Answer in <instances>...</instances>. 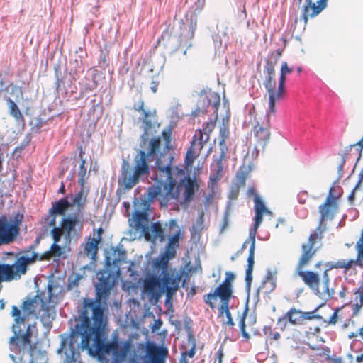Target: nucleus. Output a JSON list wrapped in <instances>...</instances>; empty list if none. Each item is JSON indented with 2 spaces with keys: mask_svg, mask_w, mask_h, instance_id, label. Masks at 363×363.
<instances>
[{
  "mask_svg": "<svg viewBox=\"0 0 363 363\" xmlns=\"http://www.w3.org/2000/svg\"><path fill=\"white\" fill-rule=\"evenodd\" d=\"M169 150L164 147L161 150V137L156 134L151 135L146 146L140 147L134 157L135 166L133 174L129 163L123 160L118 185L123 186L125 191L131 189L138 183L140 177L149 174V164L152 162H154L152 167L164 174L167 179H171L174 174V156L168 152Z\"/></svg>",
  "mask_w": 363,
  "mask_h": 363,
  "instance_id": "1",
  "label": "nucleus"
},
{
  "mask_svg": "<svg viewBox=\"0 0 363 363\" xmlns=\"http://www.w3.org/2000/svg\"><path fill=\"white\" fill-rule=\"evenodd\" d=\"M45 294H38L33 297H27L26 300L22 303L23 314L21 310L16 306H12L11 315L14 318V323L11 326L13 335L10 337L9 344L10 350L15 351L21 347L25 348L29 346V352L32 355L33 352L35 349V344L31 342L32 336L38 333L36 323L26 324L28 317L35 313L37 305L44 301Z\"/></svg>",
  "mask_w": 363,
  "mask_h": 363,
  "instance_id": "2",
  "label": "nucleus"
},
{
  "mask_svg": "<svg viewBox=\"0 0 363 363\" xmlns=\"http://www.w3.org/2000/svg\"><path fill=\"white\" fill-rule=\"evenodd\" d=\"M106 305L96 298H84L83 308L80 311V323L76 324L77 330L82 329L83 333L87 335H94L95 337L101 333L105 328L106 318L104 315Z\"/></svg>",
  "mask_w": 363,
  "mask_h": 363,
  "instance_id": "3",
  "label": "nucleus"
},
{
  "mask_svg": "<svg viewBox=\"0 0 363 363\" xmlns=\"http://www.w3.org/2000/svg\"><path fill=\"white\" fill-rule=\"evenodd\" d=\"M93 346L94 357L101 359L106 355L111 354L114 362L122 363L126 359L130 351L131 342L130 340H121L116 331L112 333L111 340L108 341L104 328L101 333L94 338Z\"/></svg>",
  "mask_w": 363,
  "mask_h": 363,
  "instance_id": "4",
  "label": "nucleus"
},
{
  "mask_svg": "<svg viewBox=\"0 0 363 363\" xmlns=\"http://www.w3.org/2000/svg\"><path fill=\"white\" fill-rule=\"evenodd\" d=\"M83 332L82 329L77 330V327L74 326L69 335L63 333L60 335L61 338L60 347L57 352L61 354L64 352L65 354V363H76V349L79 346L81 347L82 350H87L89 353L94 356L93 342H94L95 335H86ZM86 333H88L87 331ZM77 363H82V362L79 361Z\"/></svg>",
  "mask_w": 363,
  "mask_h": 363,
  "instance_id": "5",
  "label": "nucleus"
},
{
  "mask_svg": "<svg viewBox=\"0 0 363 363\" xmlns=\"http://www.w3.org/2000/svg\"><path fill=\"white\" fill-rule=\"evenodd\" d=\"M118 260V259H112L108 255H106L104 269L96 272L99 281L95 285V298L105 305H106L111 291L115 286L121 274L120 268H113L116 266Z\"/></svg>",
  "mask_w": 363,
  "mask_h": 363,
  "instance_id": "6",
  "label": "nucleus"
},
{
  "mask_svg": "<svg viewBox=\"0 0 363 363\" xmlns=\"http://www.w3.org/2000/svg\"><path fill=\"white\" fill-rule=\"evenodd\" d=\"M140 203L139 200L135 198L133 201L134 211L133 212V219L135 228L140 229L145 238L152 242L155 243L156 240L163 242L166 236L162 223L160 221L154 222L150 228L147 213L149 209H144L145 206H140Z\"/></svg>",
  "mask_w": 363,
  "mask_h": 363,
  "instance_id": "7",
  "label": "nucleus"
},
{
  "mask_svg": "<svg viewBox=\"0 0 363 363\" xmlns=\"http://www.w3.org/2000/svg\"><path fill=\"white\" fill-rule=\"evenodd\" d=\"M191 96L197 98L196 107L191 112L193 117L199 116L200 114L205 115L208 112V108H211L213 114L215 115V120L218 119L220 98L217 92L213 91L211 88L206 87L200 90H194Z\"/></svg>",
  "mask_w": 363,
  "mask_h": 363,
  "instance_id": "8",
  "label": "nucleus"
},
{
  "mask_svg": "<svg viewBox=\"0 0 363 363\" xmlns=\"http://www.w3.org/2000/svg\"><path fill=\"white\" fill-rule=\"evenodd\" d=\"M181 274L174 275V271L165 269L159 276L153 272H147L146 279L153 286L158 288L160 293L165 294L167 298H171L178 290L181 281Z\"/></svg>",
  "mask_w": 363,
  "mask_h": 363,
  "instance_id": "9",
  "label": "nucleus"
},
{
  "mask_svg": "<svg viewBox=\"0 0 363 363\" xmlns=\"http://www.w3.org/2000/svg\"><path fill=\"white\" fill-rule=\"evenodd\" d=\"M143 106L144 103L141 101L138 108H135L138 111H142L144 116L142 120L143 125L140 126L143 133L139 138V147H145L151 135L157 134L160 128V124L156 118V111H155L153 113H151L149 111L145 110Z\"/></svg>",
  "mask_w": 363,
  "mask_h": 363,
  "instance_id": "10",
  "label": "nucleus"
},
{
  "mask_svg": "<svg viewBox=\"0 0 363 363\" xmlns=\"http://www.w3.org/2000/svg\"><path fill=\"white\" fill-rule=\"evenodd\" d=\"M233 290L230 289V286H218L213 293H208L206 295V298L204 300L205 303L208 305L211 308H215V304L212 302V299L216 300L219 297L221 304L218 308V316H223L225 311L229 310V302L233 297Z\"/></svg>",
  "mask_w": 363,
  "mask_h": 363,
  "instance_id": "11",
  "label": "nucleus"
},
{
  "mask_svg": "<svg viewBox=\"0 0 363 363\" xmlns=\"http://www.w3.org/2000/svg\"><path fill=\"white\" fill-rule=\"evenodd\" d=\"M53 288H57V286L53 284L50 281L47 285L48 300L45 298L44 301H42V304L40 306L43 311V313L40 315V322L42 323L43 326L47 329L48 332H49L52 328V321L55 319L56 315L54 308H51L49 306L50 302L55 297L52 293Z\"/></svg>",
  "mask_w": 363,
  "mask_h": 363,
  "instance_id": "12",
  "label": "nucleus"
},
{
  "mask_svg": "<svg viewBox=\"0 0 363 363\" xmlns=\"http://www.w3.org/2000/svg\"><path fill=\"white\" fill-rule=\"evenodd\" d=\"M83 212H74L62 218V228L65 230V240L69 243L72 237L77 234V227L81 230L83 223Z\"/></svg>",
  "mask_w": 363,
  "mask_h": 363,
  "instance_id": "13",
  "label": "nucleus"
},
{
  "mask_svg": "<svg viewBox=\"0 0 363 363\" xmlns=\"http://www.w3.org/2000/svg\"><path fill=\"white\" fill-rule=\"evenodd\" d=\"M333 187H330L326 200L318 208L320 217L318 230L320 229L325 220H332L337 212V205L336 200L338 199V196L333 194Z\"/></svg>",
  "mask_w": 363,
  "mask_h": 363,
  "instance_id": "14",
  "label": "nucleus"
},
{
  "mask_svg": "<svg viewBox=\"0 0 363 363\" xmlns=\"http://www.w3.org/2000/svg\"><path fill=\"white\" fill-rule=\"evenodd\" d=\"M71 208L68 196L60 199L52 203V208L49 210L48 215L44 218V222L48 225H55L56 223V216L62 215L66 216V211Z\"/></svg>",
  "mask_w": 363,
  "mask_h": 363,
  "instance_id": "15",
  "label": "nucleus"
},
{
  "mask_svg": "<svg viewBox=\"0 0 363 363\" xmlns=\"http://www.w3.org/2000/svg\"><path fill=\"white\" fill-rule=\"evenodd\" d=\"M323 305L324 303L320 304L311 312H303L299 309L291 308L286 313L288 321L293 325H299L303 320L323 319L321 315L315 314V313Z\"/></svg>",
  "mask_w": 363,
  "mask_h": 363,
  "instance_id": "16",
  "label": "nucleus"
},
{
  "mask_svg": "<svg viewBox=\"0 0 363 363\" xmlns=\"http://www.w3.org/2000/svg\"><path fill=\"white\" fill-rule=\"evenodd\" d=\"M66 62V58L62 59L61 55L57 63L54 64V72H55V92L59 94L60 91L64 90L65 93H67V89L66 85L70 86L69 79L66 81V76L68 75L67 68L65 69L64 73L62 72V67Z\"/></svg>",
  "mask_w": 363,
  "mask_h": 363,
  "instance_id": "17",
  "label": "nucleus"
},
{
  "mask_svg": "<svg viewBox=\"0 0 363 363\" xmlns=\"http://www.w3.org/2000/svg\"><path fill=\"white\" fill-rule=\"evenodd\" d=\"M17 235L13 230L8 223V218L3 215L0 216V246L9 245L13 242L17 238Z\"/></svg>",
  "mask_w": 363,
  "mask_h": 363,
  "instance_id": "18",
  "label": "nucleus"
},
{
  "mask_svg": "<svg viewBox=\"0 0 363 363\" xmlns=\"http://www.w3.org/2000/svg\"><path fill=\"white\" fill-rule=\"evenodd\" d=\"M298 275L316 296L319 298L323 297L319 289L320 277L317 273L311 271H299Z\"/></svg>",
  "mask_w": 363,
  "mask_h": 363,
  "instance_id": "19",
  "label": "nucleus"
},
{
  "mask_svg": "<svg viewBox=\"0 0 363 363\" xmlns=\"http://www.w3.org/2000/svg\"><path fill=\"white\" fill-rule=\"evenodd\" d=\"M172 29L170 25L162 32L161 38L158 39V43H163L164 46L169 50V54H173L177 51L179 45H177L179 38L177 35H172Z\"/></svg>",
  "mask_w": 363,
  "mask_h": 363,
  "instance_id": "20",
  "label": "nucleus"
},
{
  "mask_svg": "<svg viewBox=\"0 0 363 363\" xmlns=\"http://www.w3.org/2000/svg\"><path fill=\"white\" fill-rule=\"evenodd\" d=\"M205 4V0H197L196 3V8L194 9V12L189 15H186V21L188 23V26L189 28V30L186 34V37L191 38L194 35V31L196 28L197 26V17L198 15L200 14L201 9Z\"/></svg>",
  "mask_w": 363,
  "mask_h": 363,
  "instance_id": "21",
  "label": "nucleus"
},
{
  "mask_svg": "<svg viewBox=\"0 0 363 363\" xmlns=\"http://www.w3.org/2000/svg\"><path fill=\"white\" fill-rule=\"evenodd\" d=\"M77 154L72 158L65 160L62 163L60 177H65L67 180L74 181L76 176Z\"/></svg>",
  "mask_w": 363,
  "mask_h": 363,
  "instance_id": "22",
  "label": "nucleus"
},
{
  "mask_svg": "<svg viewBox=\"0 0 363 363\" xmlns=\"http://www.w3.org/2000/svg\"><path fill=\"white\" fill-rule=\"evenodd\" d=\"M77 151L79 152V155H77V160L76 161V164L77 162L79 163L78 172V183L79 184H80L82 187H83L85 179L88 178L87 166H86V159L84 157L85 155V150L83 148L82 145H79L77 147Z\"/></svg>",
  "mask_w": 363,
  "mask_h": 363,
  "instance_id": "23",
  "label": "nucleus"
},
{
  "mask_svg": "<svg viewBox=\"0 0 363 363\" xmlns=\"http://www.w3.org/2000/svg\"><path fill=\"white\" fill-rule=\"evenodd\" d=\"M84 70L82 56L74 60L70 59L69 68H67L68 75L69 76V83L77 81L80 77V74Z\"/></svg>",
  "mask_w": 363,
  "mask_h": 363,
  "instance_id": "24",
  "label": "nucleus"
},
{
  "mask_svg": "<svg viewBox=\"0 0 363 363\" xmlns=\"http://www.w3.org/2000/svg\"><path fill=\"white\" fill-rule=\"evenodd\" d=\"M277 271L276 269H274V272H272L269 269H267V274L264 279L262 280V285L257 291V296H259V289L261 287L266 289V294H270L275 289L277 286Z\"/></svg>",
  "mask_w": 363,
  "mask_h": 363,
  "instance_id": "25",
  "label": "nucleus"
},
{
  "mask_svg": "<svg viewBox=\"0 0 363 363\" xmlns=\"http://www.w3.org/2000/svg\"><path fill=\"white\" fill-rule=\"evenodd\" d=\"M109 256L112 259H118V262L116 264V267H113V268H120L121 264L122 263H127L128 261L126 259V251L123 248H118L111 246L109 249L104 250V257Z\"/></svg>",
  "mask_w": 363,
  "mask_h": 363,
  "instance_id": "26",
  "label": "nucleus"
},
{
  "mask_svg": "<svg viewBox=\"0 0 363 363\" xmlns=\"http://www.w3.org/2000/svg\"><path fill=\"white\" fill-rule=\"evenodd\" d=\"M18 279H20V275L13 264L0 263V284L3 281H10Z\"/></svg>",
  "mask_w": 363,
  "mask_h": 363,
  "instance_id": "27",
  "label": "nucleus"
},
{
  "mask_svg": "<svg viewBox=\"0 0 363 363\" xmlns=\"http://www.w3.org/2000/svg\"><path fill=\"white\" fill-rule=\"evenodd\" d=\"M155 185H152L147 189V195L145 196L144 195V198L140 199V206H145L144 209H150V203L154 201V199L160 194L161 193V185H159L157 182H156Z\"/></svg>",
  "mask_w": 363,
  "mask_h": 363,
  "instance_id": "28",
  "label": "nucleus"
},
{
  "mask_svg": "<svg viewBox=\"0 0 363 363\" xmlns=\"http://www.w3.org/2000/svg\"><path fill=\"white\" fill-rule=\"evenodd\" d=\"M4 100H6L9 106V113L10 116L13 117L18 123H21L22 125H24L25 119L15 101L12 100L10 96H4Z\"/></svg>",
  "mask_w": 363,
  "mask_h": 363,
  "instance_id": "29",
  "label": "nucleus"
},
{
  "mask_svg": "<svg viewBox=\"0 0 363 363\" xmlns=\"http://www.w3.org/2000/svg\"><path fill=\"white\" fill-rule=\"evenodd\" d=\"M45 255H48V260L53 257L54 261H57L60 259H66V246H60L58 244L52 243L50 249L45 251Z\"/></svg>",
  "mask_w": 363,
  "mask_h": 363,
  "instance_id": "30",
  "label": "nucleus"
},
{
  "mask_svg": "<svg viewBox=\"0 0 363 363\" xmlns=\"http://www.w3.org/2000/svg\"><path fill=\"white\" fill-rule=\"evenodd\" d=\"M255 138L257 139V143L264 149L269 140L270 132L267 128L262 126H255Z\"/></svg>",
  "mask_w": 363,
  "mask_h": 363,
  "instance_id": "31",
  "label": "nucleus"
},
{
  "mask_svg": "<svg viewBox=\"0 0 363 363\" xmlns=\"http://www.w3.org/2000/svg\"><path fill=\"white\" fill-rule=\"evenodd\" d=\"M160 350L155 355L144 356L143 363H165L166 356L167 354V349L164 347H157Z\"/></svg>",
  "mask_w": 363,
  "mask_h": 363,
  "instance_id": "32",
  "label": "nucleus"
},
{
  "mask_svg": "<svg viewBox=\"0 0 363 363\" xmlns=\"http://www.w3.org/2000/svg\"><path fill=\"white\" fill-rule=\"evenodd\" d=\"M275 86H270V87H265L269 94V112H275V105L277 100L281 99L284 96L280 94L278 91L275 90Z\"/></svg>",
  "mask_w": 363,
  "mask_h": 363,
  "instance_id": "33",
  "label": "nucleus"
},
{
  "mask_svg": "<svg viewBox=\"0 0 363 363\" xmlns=\"http://www.w3.org/2000/svg\"><path fill=\"white\" fill-rule=\"evenodd\" d=\"M31 259L28 255H21L13 264L17 273L21 276L26 273L28 265L30 264Z\"/></svg>",
  "mask_w": 363,
  "mask_h": 363,
  "instance_id": "34",
  "label": "nucleus"
},
{
  "mask_svg": "<svg viewBox=\"0 0 363 363\" xmlns=\"http://www.w3.org/2000/svg\"><path fill=\"white\" fill-rule=\"evenodd\" d=\"M216 121V120H215L214 116L213 119H211L209 122H207L203 124V130H199L198 140L200 141V143H206L209 139V134L213 130Z\"/></svg>",
  "mask_w": 363,
  "mask_h": 363,
  "instance_id": "35",
  "label": "nucleus"
},
{
  "mask_svg": "<svg viewBox=\"0 0 363 363\" xmlns=\"http://www.w3.org/2000/svg\"><path fill=\"white\" fill-rule=\"evenodd\" d=\"M151 179L152 180H155V182H157L158 184L161 185V188L164 187V190H166V194L167 195H170V198L175 199L177 197L178 194L177 193L174 194L173 192L174 183L172 181V178L171 179H167L166 178V180L164 181L162 178L158 179L157 176L155 175V177L152 176Z\"/></svg>",
  "mask_w": 363,
  "mask_h": 363,
  "instance_id": "36",
  "label": "nucleus"
},
{
  "mask_svg": "<svg viewBox=\"0 0 363 363\" xmlns=\"http://www.w3.org/2000/svg\"><path fill=\"white\" fill-rule=\"evenodd\" d=\"M250 246L249 249V255L247 257V265L245 270L246 275H252L253 267L255 264V240H249Z\"/></svg>",
  "mask_w": 363,
  "mask_h": 363,
  "instance_id": "37",
  "label": "nucleus"
},
{
  "mask_svg": "<svg viewBox=\"0 0 363 363\" xmlns=\"http://www.w3.org/2000/svg\"><path fill=\"white\" fill-rule=\"evenodd\" d=\"M83 189H82L81 191H79L76 195L73 196L72 194H69L68 199L70 198L71 200L69 201L70 206L72 207L74 205L77 206V209L76 212H83V208H84V202H82V198H83Z\"/></svg>",
  "mask_w": 363,
  "mask_h": 363,
  "instance_id": "38",
  "label": "nucleus"
},
{
  "mask_svg": "<svg viewBox=\"0 0 363 363\" xmlns=\"http://www.w3.org/2000/svg\"><path fill=\"white\" fill-rule=\"evenodd\" d=\"M99 240L100 236H99L98 240L92 238L90 241L87 242L84 246L85 252L87 255H91L92 259H95L96 256Z\"/></svg>",
  "mask_w": 363,
  "mask_h": 363,
  "instance_id": "39",
  "label": "nucleus"
},
{
  "mask_svg": "<svg viewBox=\"0 0 363 363\" xmlns=\"http://www.w3.org/2000/svg\"><path fill=\"white\" fill-rule=\"evenodd\" d=\"M23 215L20 213H17L13 217L8 218V223L11 225L13 230L18 235L19 234L20 225L22 223Z\"/></svg>",
  "mask_w": 363,
  "mask_h": 363,
  "instance_id": "40",
  "label": "nucleus"
},
{
  "mask_svg": "<svg viewBox=\"0 0 363 363\" xmlns=\"http://www.w3.org/2000/svg\"><path fill=\"white\" fill-rule=\"evenodd\" d=\"M219 147L220 150V154L219 159L216 162L217 174H219L223 171L222 160L225 157V152L228 151V147L225 145V140L221 138L219 142Z\"/></svg>",
  "mask_w": 363,
  "mask_h": 363,
  "instance_id": "41",
  "label": "nucleus"
},
{
  "mask_svg": "<svg viewBox=\"0 0 363 363\" xmlns=\"http://www.w3.org/2000/svg\"><path fill=\"white\" fill-rule=\"evenodd\" d=\"M263 214L264 213H255L254 217V228L250 230L249 240H255L257 229L263 220Z\"/></svg>",
  "mask_w": 363,
  "mask_h": 363,
  "instance_id": "42",
  "label": "nucleus"
},
{
  "mask_svg": "<svg viewBox=\"0 0 363 363\" xmlns=\"http://www.w3.org/2000/svg\"><path fill=\"white\" fill-rule=\"evenodd\" d=\"M302 248L303 252L301 255V258L299 259L298 267H302L304 264H306L315 253L314 251H311L312 248H310L309 246H307L306 245H303Z\"/></svg>",
  "mask_w": 363,
  "mask_h": 363,
  "instance_id": "43",
  "label": "nucleus"
},
{
  "mask_svg": "<svg viewBox=\"0 0 363 363\" xmlns=\"http://www.w3.org/2000/svg\"><path fill=\"white\" fill-rule=\"evenodd\" d=\"M311 6H309V10L312 11L309 14L311 18L318 16L327 6V3L322 2L321 0L318 1V5H315L313 1L311 2Z\"/></svg>",
  "mask_w": 363,
  "mask_h": 363,
  "instance_id": "44",
  "label": "nucleus"
},
{
  "mask_svg": "<svg viewBox=\"0 0 363 363\" xmlns=\"http://www.w3.org/2000/svg\"><path fill=\"white\" fill-rule=\"evenodd\" d=\"M255 201V213H270L271 212L267 209L266 207L264 201L260 198L259 195H256L255 198L254 199Z\"/></svg>",
  "mask_w": 363,
  "mask_h": 363,
  "instance_id": "45",
  "label": "nucleus"
},
{
  "mask_svg": "<svg viewBox=\"0 0 363 363\" xmlns=\"http://www.w3.org/2000/svg\"><path fill=\"white\" fill-rule=\"evenodd\" d=\"M7 86H9V90L7 91L9 93V94L15 97L16 101H18L20 99L23 98V91L21 86L13 85L11 83Z\"/></svg>",
  "mask_w": 363,
  "mask_h": 363,
  "instance_id": "46",
  "label": "nucleus"
},
{
  "mask_svg": "<svg viewBox=\"0 0 363 363\" xmlns=\"http://www.w3.org/2000/svg\"><path fill=\"white\" fill-rule=\"evenodd\" d=\"M264 79L263 81V86L265 87H270V86L276 85L274 80L275 70L267 71Z\"/></svg>",
  "mask_w": 363,
  "mask_h": 363,
  "instance_id": "47",
  "label": "nucleus"
},
{
  "mask_svg": "<svg viewBox=\"0 0 363 363\" xmlns=\"http://www.w3.org/2000/svg\"><path fill=\"white\" fill-rule=\"evenodd\" d=\"M228 123H229V117L226 116L225 118H223V123H222V125L220 127V131H219L220 140L221 138H223V140H225V139L228 137V135H229Z\"/></svg>",
  "mask_w": 363,
  "mask_h": 363,
  "instance_id": "48",
  "label": "nucleus"
},
{
  "mask_svg": "<svg viewBox=\"0 0 363 363\" xmlns=\"http://www.w3.org/2000/svg\"><path fill=\"white\" fill-rule=\"evenodd\" d=\"M52 226V228L50 230V235L53 240V243L58 244L61 240L62 228L61 226H56V224Z\"/></svg>",
  "mask_w": 363,
  "mask_h": 363,
  "instance_id": "49",
  "label": "nucleus"
},
{
  "mask_svg": "<svg viewBox=\"0 0 363 363\" xmlns=\"http://www.w3.org/2000/svg\"><path fill=\"white\" fill-rule=\"evenodd\" d=\"M160 256L156 258L152 263V267L155 269L161 270L162 272L164 269H168V262H165Z\"/></svg>",
  "mask_w": 363,
  "mask_h": 363,
  "instance_id": "50",
  "label": "nucleus"
},
{
  "mask_svg": "<svg viewBox=\"0 0 363 363\" xmlns=\"http://www.w3.org/2000/svg\"><path fill=\"white\" fill-rule=\"evenodd\" d=\"M176 251L174 248H172L171 246L165 247L164 251L160 254V257H162L165 262H169V261L172 259H173L175 257Z\"/></svg>",
  "mask_w": 363,
  "mask_h": 363,
  "instance_id": "51",
  "label": "nucleus"
},
{
  "mask_svg": "<svg viewBox=\"0 0 363 363\" xmlns=\"http://www.w3.org/2000/svg\"><path fill=\"white\" fill-rule=\"evenodd\" d=\"M99 67L105 69L109 65V57L107 52L101 51L99 58Z\"/></svg>",
  "mask_w": 363,
  "mask_h": 363,
  "instance_id": "52",
  "label": "nucleus"
},
{
  "mask_svg": "<svg viewBox=\"0 0 363 363\" xmlns=\"http://www.w3.org/2000/svg\"><path fill=\"white\" fill-rule=\"evenodd\" d=\"M171 133L172 129L169 128L168 129L163 130L162 132V136L160 135L161 138H163L165 142V149H171Z\"/></svg>",
  "mask_w": 363,
  "mask_h": 363,
  "instance_id": "53",
  "label": "nucleus"
},
{
  "mask_svg": "<svg viewBox=\"0 0 363 363\" xmlns=\"http://www.w3.org/2000/svg\"><path fill=\"white\" fill-rule=\"evenodd\" d=\"M324 286V291L321 292V294H323V297L320 298L321 299L324 300V304L326 301H328L330 299L333 298L334 294H335V289L333 288H330L329 285L323 286Z\"/></svg>",
  "mask_w": 363,
  "mask_h": 363,
  "instance_id": "54",
  "label": "nucleus"
},
{
  "mask_svg": "<svg viewBox=\"0 0 363 363\" xmlns=\"http://www.w3.org/2000/svg\"><path fill=\"white\" fill-rule=\"evenodd\" d=\"M181 235L180 230H179L173 236L169 238V241L166 246H171L172 248L178 247L179 245V238Z\"/></svg>",
  "mask_w": 363,
  "mask_h": 363,
  "instance_id": "55",
  "label": "nucleus"
},
{
  "mask_svg": "<svg viewBox=\"0 0 363 363\" xmlns=\"http://www.w3.org/2000/svg\"><path fill=\"white\" fill-rule=\"evenodd\" d=\"M195 158H196V155H194L192 147H190L186 154V157H185V160H184V162H185L186 165L187 167L192 166Z\"/></svg>",
  "mask_w": 363,
  "mask_h": 363,
  "instance_id": "56",
  "label": "nucleus"
},
{
  "mask_svg": "<svg viewBox=\"0 0 363 363\" xmlns=\"http://www.w3.org/2000/svg\"><path fill=\"white\" fill-rule=\"evenodd\" d=\"M277 61H276V60H274L271 57H268L265 60V65H264V74H266V72L267 71H270V70H275L274 69V67L277 64Z\"/></svg>",
  "mask_w": 363,
  "mask_h": 363,
  "instance_id": "57",
  "label": "nucleus"
},
{
  "mask_svg": "<svg viewBox=\"0 0 363 363\" xmlns=\"http://www.w3.org/2000/svg\"><path fill=\"white\" fill-rule=\"evenodd\" d=\"M235 276L233 272H231L230 271L227 272L225 273V279L218 286H223V287H224V286H230V289H233V286H232L231 282L235 279Z\"/></svg>",
  "mask_w": 363,
  "mask_h": 363,
  "instance_id": "58",
  "label": "nucleus"
},
{
  "mask_svg": "<svg viewBox=\"0 0 363 363\" xmlns=\"http://www.w3.org/2000/svg\"><path fill=\"white\" fill-rule=\"evenodd\" d=\"M230 201L228 202V205L225 208V210L223 213V225L220 228V232H222L228 225V217L230 215Z\"/></svg>",
  "mask_w": 363,
  "mask_h": 363,
  "instance_id": "59",
  "label": "nucleus"
},
{
  "mask_svg": "<svg viewBox=\"0 0 363 363\" xmlns=\"http://www.w3.org/2000/svg\"><path fill=\"white\" fill-rule=\"evenodd\" d=\"M79 84L80 86L79 89H81L82 93H84L86 95L94 90L90 82H79Z\"/></svg>",
  "mask_w": 363,
  "mask_h": 363,
  "instance_id": "60",
  "label": "nucleus"
},
{
  "mask_svg": "<svg viewBox=\"0 0 363 363\" xmlns=\"http://www.w3.org/2000/svg\"><path fill=\"white\" fill-rule=\"evenodd\" d=\"M324 230H325V228L323 230H322V227L320 228V230H318V228H317L316 230H315L311 233L309 238H308V244H309L308 246L310 247V248H313V247L315 242V240L318 238V232L317 231H319L320 233H322Z\"/></svg>",
  "mask_w": 363,
  "mask_h": 363,
  "instance_id": "61",
  "label": "nucleus"
},
{
  "mask_svg": "<svg viewBox=\"0 0 363 363\" xmlns=\"http://www.w3.org/2000/svg\"><path fill=\"white\" fill-rule=\"evenodd\" d=\"M245 291L247 293V301H246L249 302L251 284L252 281V275H246L245 274Z\"/></svg>",
  "mask_w": 363,
  "mask_h": 363,
  "instance_id": "62",
  "label": "nucleus"
},
{
  "mask_svg": "<svg viewBox=\"0 0 363 363\" xmlns=\"http://www.w3.org/2000/svg\"><path fill=\"white\" fill-rule=\"evenodd\" d=\"M239 192H240V189H239L238 186H237V185L232 186L230 187V189L228 193V199L230 200L237 199V198L239 195Z\"/></svg>",
  "mask_w": 363,
  "mask_h": 363,
  "instance_id": "63",
  "label": "nucleus"
},
{
  "mask_svg": "<svg viewBox=\"0 0 363 363\" xmlns=\"http://www.w3.org/2000/svg\"><path fill=\"white\" fill-rule=\"evenodd\" d=\"M30 264H33L35 260H48V255H45V252L42 255H39L38 252H33L31 257Z\"/></svg>",
  "mask_w": 363,
  "mask_h": 363,
  "instance_id": "64",
  "label": "nucleus"
}]
</instances>
